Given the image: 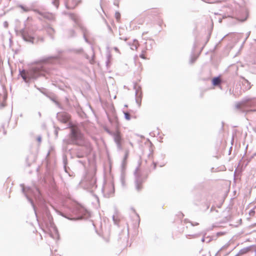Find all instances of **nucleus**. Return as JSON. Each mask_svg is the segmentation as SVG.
Listing matches in <instances>:
<instances>
[{"label":"nucleus","mask_w":256,"mask_h":256,"mask_svg":"<svg viewBox=\"0 0 256 256\" xmlns=\"http://www.w3.org/2000/svg\"><path fill=\"white\" fill-rule=\"evenodd\" d=\"M64 142L66 144H76L84 148L83 149H78L76 156L78 158H82L88 156L92 150L89 141L85 139L80 130L76 127L71 128L70 138L64 140Z\"/></svg>","instance_id":"obj_1"},{"label":"nucleus","mask_w":256,"mask_h":256,"mask_svg":"<svg viewBox=\"0 0 256 256\" xmlns=\"http://www.w3.org/2000/svg\"><path fill=\"white\" fill-rule=\"evenodd\" d=\"M59 58L58 55L47 57L43 59L41 62L32 66L28 70H20V75L26 82H29L31 80H36L40 76H44L46 72V64L48 62L52 63L54 60H58Z\"/></svg>","instance_id":"obj_2"},{"label":"nucleus","mask_w":256,"mask_h":256,"mask_svg":"<svg viewBox=\"0 0 256 256\" xmlns=\"http://www.w3.org/2000/svg\"><path fill=\"white\" fill-rule=\"evenodd\" d=\"M20 186L22 188V192L25 195L26 197L28 199V201L31 204L33 208H36L34 205V200L32 197L34 198L35 200L37 202H42V198L39 190L36 186L33 188H24L23 184H21Z\"/></svg>","instance_id":"obj_3"},{"label":"nucleus","mask_w":256,"mask_h":256,"mask_svg":"<svg viewBox=\"0 0 256 256\" xmlns=\"http://www.w3.org/2000/svg\"><path fill=\"white\" fill-rule=\"evenodd\" d=\"M256 105L254 98H245L242 101L236 104V108L245 112L248 108Z\"/></svg>","instance_id":"obj_4"},{"label":"nucleus","mask_w":256,"mask_h":256,"mask_svg":"<svg viewBox=\"0 0 256 256\" xmlns=\"http://www.w3.org/2000/svg\"><path fill=\"white\" fill-rule=\"evenodd\" d=\"M134 184L136 189L138 191H140L142 188V184L144 182L142 177V173L138 166L134 172Z\"/></svg>","instance_id":"obj_5"},{"label":"nucleus","mask_w":256,"mask_h":256,"mask_svg":"<svg viewBox=\"0 0 256 256\" xmlns=\"http://www.w3.org/2000/svg\"><path fill=\"white\" fill-rule=\"evenodd\" d=\"M20 34L24 41L32 44L34 42V38L30 30L27 28H22L20 31Z\"/></svg>","instance_id":"obj_6"},{"label":"nucleus","mask_w":256,"mask_h":256,"mask_svg":"<svg viewBox=\"0 0 256 256\" xmlns=\"http://www.w3.org/2000/svg\"><path fill=\"white\" fill-rule=\"evenodd\" d=\"M70 18L78 25L83 34V37L86 42H88V40L86 38L88 34V30L81 24L79 23L78 18L77 16L74 14H70Z\"/></svg>","instance_id":"obj_7"},{"label":"nucleus","mask_w":256,"mask_h":256,"mask_svg":"<svg viewBox=\"0 0 256 256\" xmlns=\"http://www.w3.org/2000/svg\"><path fill=\"white\" fill-rule=\"evenodd\" d=\"M112 136L114 140V142L116 144L117 148L118 150H122V146L121 144V140L122 138L120 136V133L118 131H116L112 133Z\"/></svg>","instance_id":"obj_8"},{"label":"nucleus","mask_w":256,"mask_h":256,"mask_svg":"<svg viewBox=\"0 0 256 256\" xmlns=\"http://www.w3.org/2000/svg\"><path fill=\"white\" fill-rule=\"evenodd\" d=\"M57 118L59 121L63 123H66L69 121L70 115L66 112H58L57 114Z\"/></svg>","instance_id":"obj_9"},{"label":"nucleus","mask_w":256,"mask_h":256,"mask_svg":"<svg viewBox=\"0 0 256 256\" xmlns=\"http://www.w3.org/2000/svg\"><path fill=\"white\" fill-rule=\"evenodd\" d=\"M103 193L105 197L109 198L113 196L114 189L113 185H110V186L109 190L107 189V188L105 187L103 189Z\"/></svg>","instance_id":"obj_10"},{"label":"nucleus","mask_w":256,"mask_h":256,"mask_svg":"<svg viewBox=\"0 0 256 256\" xmlns=\"http://www.w3.org/2000/svg\"><path fill=\"white\" fill-rule=\"evenodd\" d=\"M33 10L35 12L38 14L39 15L42 16V17H44V18L48 19L50 20H52L54 18V15L52 14L48 13V12H40L39 10H36V9Z\"/></svg>","instance_id":"obj_11"},{"label":"nucleus","mask_w":256,"mask_h":256,"mask_svg":"<svg viewBox=\"0 0 256 256\" xmlns=\"http://www.w3.org/2000/svg\"><path fill=\"white\" fill-rule=\"evenodd\" d=\"M142 92H140L139 94L138 90H136V102L138 104V106H140L141 101H142Z\"/></svg>","instance_id":"obj_12"},{"label":"nucleus","mask_w":256,"mask_h":256,"mask_svg":"<svg viewBox=\"0 0 256 256\" xmlns=\"http://www.w3.org/2000/svg\"><path fill=\"white\" fill-rule=\"evenodd\" d=\"M7 96L6 94H0V108H4L5 106L4 102L6 99Z\"/></svg>","instance_id":"obj_13"},{"label":"nucleus","mask_w":256,"mask_h":256,"mask_svg":"<svg viewBox=\"0 0 256 256\" xmlns=\"http://www.w3.org/2000/svg\"><path fill=\"white\" fill-rule=\"evenodd\" d=\"M243 80L242 81V86L244 87V89L246 90H250L251 88L250 83L244 78H242Z\"/></svg>","instance_id":"obj_14"},{"label":"nucleus","mask_w":256,"mask_h":256,"mask_svg":"<svg viewBox=\"0 0 256 256\" xmlns=\"http://www.w3.org/2000/svg\"><path fill=\"white\" fill-rule=\"evenodd\" d=\"M128 44L130 46L132 50H136L138 46V41L136 40H134L132 43L128 42Z\"/></svg>","instance_id":"obj_15"},{"label":"nucleus","mask_w":256,"mask_h":256,"mask_svg":"<svg viewBox=\"0 0 256 256\" xmlns=\"http://www.w3.org/2000/svg\"><path fill=\"white\" fill-rule=\"evenodd\" d=\"M221 79L219 76L214 77L212 80V84L214 86H218L221 83Z\"/></svg>","instance_id":"obj_16"},{"label":"nucleus","mask_w":256,"mask_h":256,"mask_svg":"<svg viewBox=\"0 0 256 256\" xmlns=\"http://www.w3.org/2000/svg\"><path fill=\"white\" fill-rule=\"evenodd\" d=\"M145 44L146 50H150L152 48V45L154 44V42L153 41H150L148 42H146Z\"/></svg>","instance_id":"obj_17"},{"label":"nucleus","mask_w":256,"mask_h":256,"mask_svg":"<svg viewBox=\"0 0 256 256\" xmlns=\"http://www.w3.org/2000/svg\"><path fill=\"white\" fill-rule=\"evenodd\" d=\"M46 32L50 36L51 38H53L52 34L54 32V29L50 26H48L46 28Z\"/></svg>","instance_id":"obj_18"},{"label":"nucleus","mask_w":256,"mask_h":256,"mask_svg":"<svg viewBox=\"0 0 256 256\" xmlns=\"http://www.w3.org/2000/svg\"><path fill=\"white\" fill-rule=\"evenodd\" d=\"M20 8H21L24 12H28L30 10V9L28 7H26L22 4L18 6Z\"/></svg>","instance_id":"obj_19"},{"label":"nucleus","mask_w":256,"mask_h":256,"mask_svg":"<svg viewBox=\"0 0 256 256\" xmlns=\"http://www.w3.org/2000/svg\"><path fill=\"white\" fill-rule=\"evenodd\" d=\"M123 112L124 115V118L126 120H130V118H131L130 114L128 112H124V111Z\"/></svg>","instance_id":"obj_20"},{"label":"nucleus","mask_w":256,"mask_h":256,"mask_svg":"<svg viewBox=\"0 0 256 256\" xmlns=\"http://www.w3.org/2000/svg\"><path fill=\"white\" fill-rule=\"evenodd\" d=\"M76 32L73 30H70L68 31V36L70 37H72L75 36Z\"/></svg>","instance_id":"obj_21"},{"label":"nucleus","mask_w":256,"mask_h":256,"mask_svg":"<svg viewBox=\"0 0 256 256\" xmlns=\"http://www.w3.org/2000/svg\"><path fill=\"white\" fill-rule=\"evenodd\" d=\"M52 4L58 8V0H52Z\"/></svg>","instance_id":"obj_22"},{"label":"nucleus","mask_w":256,"mask_h":256,"mask_svg":"<svg viewBox=\"0 0 256 256\" xmlns=\"http://www.w3.org/2000/svg\"><path fill=\"white\" fill-rule=\"evenodd\" d=\"M115 16L117 20H118L120 19V14L118 12H116L115 14Z\"/></svg>","instance_id":"obj_23"},{"label":"nucleus","mask_w":256,"mask_h":256,"mask_svg":"<svg viewBox=\"0 0 256 256\" xmlns=\"http://www.w3.org/2000/svg\"><path fill=\"white\" fill-rule=\"evenodd\" d=\"M196 59V56H192L190 60V63L192 64Z\"/></svg>","instance_id":"obj_24"},{"label":"nucleus","mask_w":256,"mask_h":256,"mask_svg":"<svg viewBox=\"0 0 256 256\" xmlns=\"http://www.w3.org/2000/svg\"><path fill=\"white\" fill-rule=\"evenodd\" d=\"M59 130H60V128H56V130H55L54 134H55L56 136H58V131Z\"/></svg>","instance_id":"obj_25"},{"label":"nucleus","mask_w":256,"mask_h":256,"mask_svg":"<svg viewBox=\"0 0 256 256\" xmlns=\"http://www.w3.org/2000/svg\"><path fill=\"white\" fill-rule=\"evenodd\" d=\"M78 162L84 166V165L86 164V162L85 161L80 160H78Z\"/></svg>","instance_id":"obj_26"},{"label":"nucleus","mask_w":256,"mask_h":256,"mask_svg":"<svg viewBox=\"0 0 256 256\" xmlns=\"http://www.w3.org/2000/svg\"><path fill=\"white\" fill-rule=\"evenodd\" d=\"M120 39L124 40V41H126L128 40V38L126 37H120Z\"/></svg>","instance_id":"obj_27"},{"label":"nucleus","mask_w":256,"mask_h":256,"mask_svg":"<svg viewBox=\"0 0 256 256\" xmlns=\"http://www.w3.org/2000/svg\"><path fill=\"white\" fill-rule=\"evenodd\" d=\"M4 26L5 28H8V22H6H6H4Z\"/></svg>","instance_id":"obj_28"},{"label":"nucleus","mask_w":256,"mask_h":256,"mask_svg":"<svg viewBox=\"0 0 256 256\" xmlns=\"http://www.w3.org/2000/svg\"><path fill=\"white\" fill-rule=\"evenodd\" d=\"M140 56L141 58H143V59H146V57L144 56V54L143 53H142V54H140Z\"/></svg>","instance_id":"obj_29"},{"label":"nucleus","mask_w":256,"mask_h":256,"mask_svg":"<svg viewBox=\"0 0 256 256\" xmlns=\"http://www.w3.org/2000/svg\"><path fill=\"white\" fill-rule=\"evenodd\" d=\"M37 140L38 142H41V140H42V137L40 136H38V138H37Z\"/></svg>","instance_id":"obj_30"},{"label":"nucleus","mask_w":256,"mask_h":256,"mask_svg":"<svg viewBox=\"0 0 256 256\" xmlns=\"http://www.w3.org/2000/svg\"><path fill=\"white\" fill-rule=\"evenodd\" d=\"M250 32H247L246 34V40H244V42L248 38V37L250 36Z\"/></svg>","instance_id":"obj_31"},{"label":"nucleus","mask_w":256,"mask_h":256,"mask_svg":"<svg viewBox=\"0 0 256 256\" xmlns=\"http://www.w3.org/2000/svg\"><path fill=\"white\" fill-rule=\"evenodd\" d=\"M114 49L116 52H119V50L117 47H114Z\"/></svg>","instance_id":"obj_32"},{"label":"nucleus","mask_w":256,"mask_h":256,"mask_svg":"<svg viewBox=\"0 0 256 256\" xmlns=\"http://www.w3.org/2000/svg\"><path fill=\"white\" fill-rule=\"evenodd\" d=\"M254 211L253 210H251L250 212V216H252V215H253V214H254Z\"/></svg>","instance_id":"obj_33"},{"label":"nucleus","mask_w":256,"mask_h":256,"mask_svg":"<svg viewBox=\"0 0 256 256\" xmlns=\"http://www.w3.org/2000/svg\"><path fill=\"white\" fill-rule=\"evenodd\" d=\"M106 132L109 134H110V135H112V133H114V132H110V130H106Z\"/></svg>","instance_id":"obj_34"},{"label":"nucleus","mask_w":256,"mask_h":256,"mask_svg":"<svg viewBox=\"0 0 256 256\" xmlns=\"http://www.w3.org/2000/svg\"><path fill=\"white\" fill-rule=\"evenodd\" d=\"M128 153H126L125 156H124V160H126L127 157H128Z\"/></svg>","instance_id":"obj_35"},{"label":"nucleus","mask_w":256,"mask_h":256,"mask_svg":"<svg viewBox=\"0 0 256 256\" xmlns=\"http://www.w3.org/2000/svg\"><path fill=\"white\" fill-rule=\"evenodd\" d=\"M112 218H113V220L114 221V223L116 224V220L115 219V216H113Z\"/></svg>","instance_id":"obj_36"},{"label":"nucleus","mask_w":256,"mask_h":256,"mask_svg":"<svg viewBox=\"0 0 256 256\" xmlns=\"http://www.w3.org/2000/svg\"><path fill=\"white\" fill-rule=\"evenodd\" d=\"M135 89H136V90H138L139 94H140V92H142L140 90V87H138V88H136L135 87Z\"/></svg>","instance_id":"obj_37"},{"label":"nucleus","mask_w":256,"mask_h":256,"mask_svg":"<svg viewBox=\"0 0 256 256\" xmlns=\"http://www.w3.org/2000/svg\"><path fill=\"white\" fill-rule=\"evenodd\" d=\"M198 223H197V222H196L195 224H192V226H197V225H198Z\"/></svg>","instance_id":"obj_38"},{"label":"nucleus","mask_w":256,"mask_h":256,"mask_svg":"<svg viewBox=\"0 0 256 256\" xmlns=\"http://www.w3.org/2000/svg\"><path fill=\"white\" fill-rule=\"evenodd\" d=\"M70 218V219H74V220H75V219H80V218Z\"/></svg>","instance_id":"obj_39"},{"label":"nucleus","mask_w":256,"mask_h":256,"mask_svg":"<svg viewBox=\"0 0 256 256\" xmlns=\"http://www.w3.org/2000/svg\"><path fill=\"white\" fill-rule=\"evenodd\" d=\"M38 115H39V116H41V114H40V112H38Z\"/></svg>","instance_id":"obj_40"},{"label":"nucleus","mask_w":256,"mask_h":256,"mask_svg":"<svg viewBox=\"0 0 256 256\" xmlns=\"http://www.w3.org/2000/svg\"><path fill=\"white\" fill-rule=\"evenodd\" d=\"M124 107H126H126H128V106H127L126 104H125V105H124Z\"/></svg>","instance_id":"obj_41"},{"label":"nucleus","mask_w":256,"mask_h":256,"mask_svg":"<svg viewBox=\"0 0 256 256\" xmlns=\"http://www.w3.org/2000/svg\"><path fill=\"white\" fill-rule=\"evenodd\" d=\"M251 111H256V110H250Z\"/></svg>","instance_id":"obj_42"},{"label":"nucleus","mask_w":256,"mask_h":256,"mask_svg":"<svg viewBox=\"0 0 256 256\" xmlns=\"http://www.w3.org/2000/svg\"><path fill=\"white\" fill-rule=\"evenodd\" d=\"M54 230H56H56L55 229V228H54Z\"/></svg>","instance_id":"obj_43"},{"label":"nucleus","mask_w":256,"mask_h":256,"mask_svg":"<svg viewBox=\"0 0 256 256\" xmlns=\"http://www.w3.org/2000/svg\"><path fill=\"white\" fill-rule=\"evenodd\" d=\"M92 182H95V180H92Z\"/></svg>","instance_id":"obj_44"},{"label":"nucleus","mask_w":256,"mask_h":256,"mask_svg":"<svg viewBox=\"0 0 256 256\" xmlns=\"http://www.w3.org/2000/svg\"><path fill=\"white\" fill-rule=\"evenodd\" d=\"M34 213L36 214V210H34Z\"/></svg>","instance_id":"obj_45"},{"label":"nucleus","mask_w":256,"mask_h":256,"mask_svg":"<svg viewBox=\"0 0 256 256\" xmlns=\"http://www.w3.org/2000/svg\"><path fill=\"white\" fill-rule=\"evenodd\" d=\"M202 242H204V238H202Z\"/></svg>","instance_id":"obj_46"},{"label":"nucleus","mask_w":256,"mask_h":256,"mask_svg":"<svg viewBox=\"0 0 256 256\" xmlns=\"http://www.w3.org/2000/svg\"><path fill=\"white\" fill-rule=\"evenodd\" d=\"M254 208H256V206H254Z\"/></svg>","instance_id":"obj_47"},{"label":"nucleus","mask_w":256,"mask_h":256,"mask_svg":"<svg viewBox=\"0 0 256 256\" xmlns=\"http://www.w3.org/2000/svg\"><path fill=\"white\" fill-rule=\"evenodd\" d=\"M255 129H256V128H255Z\"/></svg>","instance_id":"obj_48"}]
</instances>
